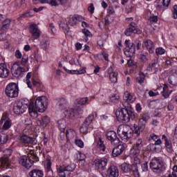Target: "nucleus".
Returning <instances> with one entry per match:
<instances>
[{"label": "nucleus", "instance_id": "obj_1", "mask_svg": "<svg viewBox=\"0 0 177 177\" xmlns=\"http://www.w3.org/2000/svg\"><path fill=\"white\" fill-rule=\"evenodd\" d=\"M48 106V98L46 96L38 97L34 103L28 104L24 100H17L14 105V113L15 114H23L28 109L30 117L36 118L38 117V112L44 113Z\"/></svg>", "mask_w": 177, "mask_h": 177}, {"label": "nucleus", "instance_id": "obj_2", "mask_svg": "<svg viewBox=\"0 0 177 177\" xmlns=\"http://www.w3.org/2000/svg\"><path fill=\"white\" fill-rule=\"evenodd\" d=\"M136 117L135 111H133V109H129L127 107L116 111V118L118 121L123 124L129 122L131 120H135Z\"/></svg>", "mask_w": 177, "mask_h": 177}, {"label": "nucleus", "instance_id": "obj_3", "mask_svg": "<svg viewBox=\"0 0 177 177\" xmlns=\"http://www.w3.org/2000/svg\"><path fill=\"white\" fill-rule=\"evenodd\" d=\"M38 161H39V158L37 153H34V151H31L30 153L28 156H21L19 159V164L28 169L32 167L34 162H37Z\"/></svg>", "mask_w": 177, "mask_h": 177}, {"label": "nucleus", "instance_id": "obj_4", "mask_svg": "<svg viewBox=\"0 0 177 177\" xmlns=\"http://www.w3.org/2000/svg\"><path fill=\"white\" fill-rule=\"evenodd\" d=\"M150 168L153 172L156 174H161L165 171V163H164V159L161 157L153 158L150 162Z\"/></svg>", "mask_w": 177, "mask_h": 177}, {"label": "nucleus", "instance_id": "obj_5", "mask_svg": "<svg viewBox=\"0 0 177 177\" xmlns=\"http://www.w3.org/2000/svg\"><path fill=\"white\" fill-rule=\"evenodd\" d=\"M133 131L132 129L127 124H121L118 128V134L122 140L127 142L128 139H131L133 136Z\"/></svg>", "mask_w": 177, "mask_h": 177}, {"label": "nucleus", "instance_id": "obj_6", "mask_svg": "<svg viewBox=\"0 0 177 177\" xmlns=\"http://www.w3.org/2000/svg\"><path fill=\"white\" fill-rule=\"evenodd\" d=\"M6 94L8 97L19 96V86L16 83H10L6 88Z\"/></svg>", "mask_w": 177, "mask_h": 177}, {"label": "nucleus", "instance_id": "obj_7", "mask_svg": "<svg viewBox=\"0 0 177 177\" xmlns=\"http://www.w3.org/2000/svg\"><path fill=\"white\" fill-rule=\"evenodd\" d=\"M147 71L155 73V74L158 73V71H161V65H160L158 57H156L151 60V63L147 67Z\"/></svg>", "mask_w": 177, "mask_h": 177}, {"label": "nucleus", "instance_id": "obj_8", "mask_svg": "<svg viewBox=\"0 0 177 177\" xmlns=\"http://www.w3.org/2000/svg\"><path fill=\"white\" fill-rule=\"evenodd\" d=\"M124 45L126 48L124 50V54L126 57H133V55L136 52V48H135V44L131 42L130 40H126L124 41Z\"/></svg>", "mask_w": 177, "mask_h": 177}, {"label": "nucleus", "instance_id": "obj_9", "mask_svg": "<svg viewBox=\"0 0 177 177\" xmlns=\"http://www.w3.org/2000/svg\"><path fill=\"white\" fill-rule=\"evenodd\" d=\"M95 118V115L93 113L89 115L84 122L82 123V126L80 127V132L84 135H86L88 133L89 129L91 128V124H92V121Z\"/></svg>", "mask_w": 177, "mask_h": 177}, {"label": "nucleus", "instance_id": "obj_10", "mask_svg": "<svg viewBox=\"0 0 177 177\" xmlns=\"http://www.w3.org/2000/svg\"><path fill=\"white\" fill-rule=\"evenodd\" d=\"M26 71V68L20 66V62L14 64L11 68V73L15 78H20L23 77V73Z\"/></svg>", "mask_w": 177, "mask_h": 177}, {"label": "nucleus", "instance_id": "obj_11", "mask_svg": "<svg viewBox=\"0 0 177 177\" xmlns=\"http://www.w3.org/2000/svg\"><path fill=\"white\" fill-rule=\"evenodd\" d=\"M108 162H109V160H107V158H102L100 159H96L94 161V164H95L97 169H98V171L100 172L106 171V167Z\"/></svg>", "mask_w": 177, "mask_h": 177}, {"label": "nucleus", "instance_id": "obj_12", "mask_svg": "<svg viewBox=\"0 0 177 177\" xmlns=\"http://www.w3.org/2000/svg\"><path fill=\"white\" fill-rule=\"evenodd\" d=\"M106 138L112 145H118L121 140L117 136V133L114 131H109L106 133Z\"/></svg>", "mask_w": 177, "mask_h": 177}, {"label": "nucleus", "instance_id": "obj_13", "mask_svg": "<svg viewBox=\"0 0 177 177\" xmlns=\"http://www.w3.org/2000/svg\"><path fill=\"white\" fill-rule=\"evenodd\" d=\"M123 100L124 101L122 104L124 107H129V103H133L136 100V97L130 94L129 92L126 91L123 95Z\"/></svg>", "mask_w": 177, "mask_h": 177}, {"label": "nucleus", "instance_id": "obj_14", "mask_svg": "<svg viewBox=\"0 0 177 177\" xmlns=\"http://www.w3.org/2000/svg\"><path fill=\"white\" fill-rule=\"evenodd\" d=\"M29 32L35 39H38L41 37V30L36 24H32L29 27Z\"/></svg>", "mask_w": 177, "mask_h": 177}, {"label": "nucleus", "instance_id": "obj_15", "mask_svg": "<svg viewBox=\"0 0 177 177\" xmlns=\"http://www.w3.org/2000/svg\"><path fill=\"white\" fill-rule=\"evenodd\" d=\"M19 140L23 145H35V138L30 137L26 134H22Z\"/></svg>", "mask_w": 177, "mask_h": 177}, {"label": "nucleus", "instance_id": "obj_16", "mask_svg": "<svg viewBox=\"0 0 177 177\" xmlns=\"http://www.w3.org/2000/svg\"><path fill=\"white\" fill-rule=\"evenodd\" d=\"M162 140L165 142V146L166 147V151L169 153H172L174 151V148L172 147V140L169 137H167L165 135L162 136Z\"/></svg>", "mask_w": 177, "mask_h": 177}, {"label": "nucleus", "instance_id": "obj_17", "mask_svg": "<svg viewBox=\"0 0 177 177\" xmlns=\"http://www.w3.org/2000/svg\"><path fill=\"white\" fill-rule=\"evenodd\" d=\"M124 150H125V146H124V144L118 145V146L113 149L111 153L112 156L118 157V156H121V154L124 153Z\"/></svg>", "mask_w": 177, "mask_h": 177}, {"label": "nucleus", "instance_id": "obj_18", "mask_svg": "<svg viewBox=\"0 0 177 177\" xmlns=\"http://www.w3.org/2000/svg\"><path fill=\"white\" fill-rule=\"evenodd\" d=\"M95 142L97 144L98 149L104 153L106 151V145H104V140L101 136H95Z\"/></svg>", "mask_w": 177, "mask_h": 177}, {"label": "nucleus", "instance_id": "obj_19", "mask_svg": "<svg viewBox=\"0 0 177 177\" xmlns=\"http://www.w3.org/2000/svg\"><path fill=\"white\" fill-rule=\"evenodd\" d=\"M0 168L2 169H8V168H12V164L10 163V160H9V158H0Z\"/></svg>", "mask_w": 177, "mask_h": 177}, {"label": "nucleus", "instance_id": "obj_20", "mask_svg": "<svg viewBox=\"0 0 177 177\" xmlns=\"http://www.w3.org/2000/svg\"><path fill=\"white\" fill-rule=\"evenodd\" d=\"M9 73L8 66L3 63L0 64V78H8L9 77Z\"/></svg>", "mask_w": 177, "mask_h": 177}, {"label": "nucleus", "instance_id": "obj_21", "mask_svg": "<svg viewBox=\"0 0 177 177\" xmlns=\"http://www.w3.org/2000/svg\"><path fill=\"white\" fill-rule=\"evenodd\" d=\"M144 45L146 49L148 50L149 53H154L156 46L154 45V43L150 39L145 40L144 41Z\"/></svg>", "mask_w": 177, "mask_h": 177}, {"label": "nucleus", "instance_id": "obj_22", "mask_svg": "<svg viewBox=\"0 0 177 177\" xmlns=\"http://www.w3.org/2000/svg\"><path fill=\"white\" fill-rule=\"evenodd\" d=\"M109 177H118L120 175V171H118V168L115 166H111L108 170Z\"/></svg>", "mask_w": 177, "mask_h": 177}, {"label": "nucleus", "instance_id": "obj_23", "mask_svg": "<svg viewBox=\"0 0 177 177\" xmlns=\"http://www.w3.org/2000/svg\"><path fill=\"white\" fill-rule=\"evenodd\" d=\"M12 21H10V19H6L3 21V26H1L0 30L2 34H5L6 31H8V29L10 28V23Z\"/></svg>", "mask_w": 177, "mask_h": 177}, {"label": "nucleus", "instance_id": "obj_24", "mask_svg": "<svg viewBox=\"0 0 177 177\" xmlns=\"http://www.w3.org/2000/svg\"><path fill=\"white\" fill-rule=\"evenodd\" d=\"M50 119L48 116H44L41 119H38L37 121V125L39 127H46L48 123L50 122Z\"/></svg>", "mask_w": 177, "mask_h": 177}, {"label": "nucleus", "instance_id": "obj_25", "mask_svg": "<svg viewBox=\"0 0 177 177\" xmlns=\"http://www.w3.org/2000/svg\"><path fill=\"white\" fill-rule=\"evenodd\" d=\"M29 176L30 177H44V171L40 169H32L29 172Z\"/></svg>", "mask_w": 177, "mask_h": 177}, {"label": "nucleus", "instance_id": "obj_26", "mask_svg": "<svg viewBox=\"0 0 177 177\" xmlns=\"http://www.w3.org/2000/svg\"><path fill=\"white\" fill-rule=\"evenodd\" d=\"M58 128L61 131V136H64V131H66V120H61L58 121Z\"/></svg>", "mask_w": 177, "mask_h": 177}, {"label": "nucleus", "instance_id": "obj_27", "mask_svg": "<svg viewBox=\"0 0 177 177\" xmlns=\"http://www.w3.org/2000/svg\"><path fill=\"white\" fill-rule=\"evenodd\" d=\"M120 169L124 174H128V172H131V171H132V165H131L124 162L120 165Z\"/></svg>", "mask_w": 177, "mask_h": 177}, {"label": "nucleus", "instance_id": "obj_28", "mask_svg": "<svg viewBox=\"0 0 177 177\" xmlns=\"http://www.w3.org/2000/svg\"><path fill=\"white\" fill-rule=\"evenodd\" d=\"M77 135V133H75V131L69 129L66 131V139L67 140H71L73 139H74V138H75Z\"/></svg>", "mask_w": 177, "mask_h": 177}, {"label": "nucleus", "instance_id": "obj_29", "mask_svg": "<svg viewBox=\"0 0 177 177\" xmlns=\"http://www.w3.org/2000/svg\"><path fill=\"white\" fill-rule=\"evenodd\" d=\"M64 70H65V71H66V73H68V74H85V69L82 68L80 71L78 70H68L67 69V68L66 66H64Z\"/></svg>", "mask_w": 177, "mask_h": 177}, {"label": "nucleus", "instance_id": "obj_30", "mask_svg": "<svg viewBox=\"0 0 177 177\" xmlns=\"http://www.w3.org/2000/svg\"><path fill=\"white\" fill-rule=\"evenodd\" d=\"M57 106L60 110H63L67 107V101L64 98H60L58 101Z\"/></svg>", "mask_w": 177, "mask_h": 177}, {"label": "nucleus", "instance_id": "obj_31", "mask_svg": "<svg viewBox=\"0 0 177 177\" xmlns=\"http://www.w3.org/2000/svg\"><path fill=\"white\" fill-rule=\"evenodd\" d=\"M149 140H153L155 142V145H161L162 143L161 142V139L158 138V136L155 133H151L149 136Z\"/></svg>", "mask_w": 177, "mask_h": 177}, {"label": "nucleus", "instance_id": "obj_32", "mask_svg": "<svg viewBox=\"0 0 177 177\" xmlns=\"http://www.w3.org/2000/svg\"><path fill=\"white\" fill-rule=\"evenodd\" d=\"M110 81L115 84L117 81H118V73L117 72H112L109 74Z\"/></svg>", "mask_w": 177, "mask_h": 177}, {"label": "nucleus", "instance_id": "obj_33", "mask_svg": "<svg viewBox=\"0 0 177 177\" xmlns=\"http://www.w3.org/2000/svg\"><path fill=\"white\" fill-rule=\"evenodd\" d=\"M57 172L59 177H66V170H64V168L62 166H58L57 167Z\"/></svg>", "mask_w": 177, "mask_h": 177}, {"label": "nucleus", "instance_id": "obj_34", "mask_svg": "<svg viewBox=\"0 0 177 177\" xmlns=\"http://www.w3.org/2000/svg\"><path fill=\"white\" fill-rule=\"evenodd\" d=\"M64 113L66 118H73L74 117V109H67Z\"/></svg>", "mask_w": 177, "mask_h": 177}, {"label": "nucleus", "instance_id": "obj_35", "mask_svg": "<svg viewBox=\"0 0 177 177\" xmlns=\"http://www.w3.org/2000/svg\"><path fill=\"white\" fill-rule=\"evenodd\" d=\"M12 127V120L8 119L6 121L4 122L3 125L2 129L3 131H8Z\"/></svg>", "mask_w": 177, "mask_h": 177}, {"label": "nucleus", "instance_id": "obj_36", "mask_svg": "<svg viewBox=\"0 0 177 177\" xmlns=\"http://www.w3.org/2000/svg\"><path fill=\"white\" fill-rule=\"evenodd\" d=\"M77 104L84 106V104H88L89 103V98L88 97L80 98L77 100Z\"/></svg>", "mask_w": 177, "mask_h": 177}, {"label": "nucleus", "instance_id": "obj_37", "mask_svg": "<svg viewBox=\"0 0 177 177\" xmlns=\"http://www.w3.org/2000/svg\"><path fill=\"white\" fill-rule=\"evenodd\" d=\"M9 140V136L5 133H0V143L5 145Z\"/></svg>", "mask_w": 177, "mask_h": 177}, {"label": "nucleus", "instance_id": "obj_38", "mask_svg": "<svg viewBox=\"0 0 177 177\" xmlns=\"http://www.w3.org/2000/svg\"><path fill=\"white\" fill-rule=\"evenodd\" d=\"M135 147L136 149H139V150H142L143 149V140H142V138H138L136 140Z\"/></svg>", "mask_w": 177, "mask_h": 177}, {"label": "nucleus", "instance_id": "obj_39", "mask_svg": "<svg viewBox=\"0 0 177 177\" xmlns=\"http://www.w3.org/2000/svg\"><path fill=\"white\" fill-rule=\"evenodd\" d=\"M66 172H73L75 169V164H71L64 167Z\"/></svg>", "mask_w": 177, "mask_h": 177}, {"label": "nucleus", "instance_id": "obj_40", "mask_svg": "<svg viewBox=\"0 0 177 177\" xmlns=\"http://www.w3.org/2000/svg\"><path fill=\"white\" fill-rule=\"evenodd\" d=\"M163 91L161 92L162 96L165 97V99H168L171 93L168 92V86L165 85L163 87Z\"/></svg>", "mask_w": 177, "mask_h": 177}, {"label": "nucleus", "instance_id": "obj_41", "mask_svg": "<svg viewBox=\"0 0 177 177\" xmlns=\"http://www.w3.org/2000/svg\"><path fill=\"white\" fill-rule=\"evenodd\" d=\"M145 74L143 73H140L139 76L136 78V82L140 85H143L145 84Z\"/></svg>", "mask_w": 177, "mask_h": 177}, {"label": "nucleus", "instance_id": "obj_42", "mask_svg": "<svg viewBox=\"0 0 177 177\" xmlns=\"http://www.w3.org/2000/svg\"><path fill=\"white\" fill-rule=\"evenodd\" d=\"M169 84L173 86H177V77L175 76H170L168 79Z\"/></svg>", "mask_w": 177, "mask_h": 177}, {"label": "nucleus", "instance_id": "obj_43", "mask_svg": "<svg viewBox=\"0 0 177 177\" xmlns=\"http://www.w3.org/2000/svg\"><path fill=\"white\" fill-rule=\"evenodd\" d=\"M157 145L155 144H149L147 147V149L149 151H153L155 153H157L158 151V149H157Z\"/></svg>", "mask_w": 177, "mask_h": 177}, {"label": "nucleus", "instance_id": "obj_44", "mask_svg": "<svg viewBox=\"0 0 177 177\" xmlns=\"http://www.w3.org/2000/svg\"><path fill=\"white\" fill-rule=\"evenodd\" d=\"M59 26L62 30H64L66 32H68L70 31V28H68V24L60 21L59 22Z\"/></svg>", "mask_w": 177, "mask_h": 177}, {"label": "nucleus", "instance_id": "obj_45", "mask_svg": "<svg viewBox=\"0 0 177 177\" xmlns=\"http://www.w3.org/2000/svg\"><path fill=\"white\" fill-rule=\"evenodd\" d=\"M32 75V73L31 72H29L26 75V84L28 85V87L30 89H32V85H31V81L30 80V78H31V76Z\"/></svg>", "mask_w": 177, "mask_h": 177}, {"label": "nucleus", "instance_id": "obj_46", "mask_svg": "<svg viewBox=\"0 0 177 177\" xmlns=\"http://www.w3.org/2000/svg\"><path fill=\"white\" fill-rule=\"evenodd\" d=\"M128 60H127V64L129 66V67H133L134 68H136L138 67L137 63L132 60V57H128Z\"/></svg>", "mask_w": 177, "mask_h": 177}, {"label": "nucleus", "instance_id": "obj_47", "mask_svg": "<svg viewBox=\"0 0 177 177\" xmlns=\"http://www.w3.org/2000/svg\"><path fill=\"white\" fill-rule=\"evenodd\" d=\"M135 32V29L129 25V28L124 32L127 37H131Z\"/></svg>", "mask_w": 177, "mask_h": 177}, {"label": "nucleus", "instance_id": "obj_48", "mask_svg": "<svg viewBox=\"0 0 177 177\" xmlns=\"http://www.w3.org/2000/svg\"><path fill=\"white\" fill-rule=\"evenodd\" d=\"M133 174L136 177H140V174H139V169L138 168V165H132V169Z\"/></svg>", "mask_w": 177, "mask_h": 177}, {"label": "nucleus", "instance_id": "obj_49", "mask_svg": "<svg viewBox=\"0 0 177 177\" xmlns=\"http://www.w3.org/2000/svg\"><path fill=\"white\" fill-rule=\"evenodd\" d=\"M45 168L47 172H52V162H50V159L47 160Z\"/></svg>", "mask_w": 177, "mask_h": 177}, {"label": "nucleus", "instance_id": "obj_50", "mask_svg": "<svg viewBox=\"0 0 177 177\" xmlns=\"http://www.w3.org/2000/svg\"><path fill=\"white\" fill-rule=\"evenodd\" d=\"M28 62V56L23 55L21 61L18 62L17 63H19V66H26Z\"/></svg>", "mask_w": 177, "mask_h": 177}, {"label": "nucleus", "instance_id": "obj_51", "mask_svg": "<svg viewBox=\"0 0 177 177\" xmlns=\"http://www.w3.org/2000/svg\"><path fill=\"white\" fill-rule=\"evenodd\" d=\"M82 31L86 37L84 39H85V41L86 42L88 41V37H92V33L91 32V31H89V30L86 28L82 29Z\"/></svg>", "mask_w": 177, "mask_h": 177}, {"label": "nucleus", "instance_id": "obj_52", "mask_svg": "<svg viewBox=\"0 0 177 177\" xmlns=\"http://www.w3.org/2000/svg\"><path fill=\"white\" fill-rule=\"evenodd\" d=\"M32 88L34 86L35 88H39V89H42V88L44 87V85L42 84V83L39 82H37L34 79L32 80Z\"/></svg>", "mask_w": 177, "mask_h": 177}, {"label": "nucleus", "instance_id": "obj_53", "mask_svg": "<svg viewBox=\"0 0 177 177\" xmlns=\"http://www.w3.org/2000/svg\"><path fill=\"white\" fill-rule=\"evenodd\" d=\"M110 100L111 102H112L113 103H118V101L120 100V95H117V94H113L111 97H110Z\"/></svg>", "mask_w": 177, "mask_h": 177}, {"label": "nucleus", "instance_id": "obj_54", "mask_svg": "<svg viewBox=\"0 0 177 177\" xmlns=\"http://www.w3.org/2000/svg\"><path fill=\"white\" fill-rule=\"evenodd\" d=\"M32 16H34V14H32V12L28 11L26 12L23 13L19 16V19H26V17H32Z\"/></svg>", "mask_w": 177, "mask_h": 177}, {"label": "nucleus", "instance_id": "obj_55", "mask_svg": "<svg viewBox=\"0 0 177 177\" xmlns=\"http://www.w3.org/2000/svg\"><path fill=\"white\" fill-rule=\"evenodd\" d=\"M156 53L157 56H161L165 54V49L162 48V47L157 48L156 49Z\"/></svg>", "mask_w": 177, "mask_h": 177}, {"label": "nucleus", "instance_id": "obj_56", "mask_svg": "<svg viewBox=\"0 0 177 177\" xmlns=\"http://www.w3.org/2000/svg\"><path fill=\"white\" fill-rule=\"evenodd\" d=\"M68 24L73 27H74V26H77V17L75 15L69 19Z\"/></svg>", "mask_w": 177, "mask_h": 177}, {"label": "nucleus", "instance_id": "obj_57", "mask_svg": "<svg viewBox=\"0 0 177 177\" xmlns=\"http://www.w3.org/2000/svg\"><path fill=\"white\" fill-rule=\"evenodd\" d=\"M142 149H139L135 147V149L131 151V154L133 156V158L139 157V155L140 154V151Z\"/></svg>", "mask_w": 177, "mask_h": 177}, {"label": "nucleus", "instance_id": "obj_58", "mask_svg": "<svg viewBox=\"0 0 177 177\" xmlns=\"http://www.w3.org/2000/svg\"><path fill=\"white\" fill-rule=\"evenodd\" d=\"M146 122H143L142 120H140L138 122V127L141 131H145V129L146 128Z\"/></svg>", "mask_w": 177, "mask_h": 177}, {"label": "nucleus", "instance_id": "obj_59", "mask_svg": "<svg viewBox=\"0 0 177 177\" xmlns=\"http://www.w3.org/2000/svg\"><path fill=\"white\" fill-rule=\"evenodd\" d=\"M133 132L136 135V136H140V132H143V130H141L140 128L138 125L134 124Z\"/></svg>", "mask_w": 177, "mask_h": 177}, {"label": "nucleus", "instance_id": "obj_60", "mask_svg": "<svg viewBox=\"0 0 177 177\" xmlns=\"http://www.w3.org/2000/svg\"><path fill=\"white\" fill-rule=\"evenodd\" d=\"M149 119H150V115H149V113H143L141 115V118L140 120H142V122H147V121H149Z\"/></svg>", "mask_w": 177, "mask_h": 177}, {"label": "nucleus", "instance_id": "obj_61", "mask_svg": "<svg viewBox=\"0 0 177 177\" xmlns=\"http://www.w3.org/2000/svg\"><path fill=\"white\" fill-rule=\"evenodd\" d=\"M8 120H10V119L8 116V113H4L2 115L1 119L0 120V125H2V124H3V122H5V121H8Z\"/></svg>", "mask_w": 177, "mask_h": 177}, {"label": "nucleus", "instance_id": "obj_62", "mask_svg": "<svg viewBox=\"0 0 177 177\" xmlns=\"http://www.w3.org/2000/svg\"><path fill=\"white\" fill-rule=\"evenodd\" d=\"M49 45H50V42H49L48 40H46L41 44V48L44 50H47V49H49Z\"/></svg>", "mask_w": 177, "mask_h": 177}, {"label": "nucleus", "instance_id": "obj_63", "mask_svg": "<svg viewBox=\"0 0 177 177\" xmlns=\"http://www.w3.org/2000/svg\"><path fill=\"white\" fill-rule=\"evenodd\" d=\"M75 143L76 146H78V147H80V149L84 148V142L82 140L76 139L75 140Z\"/></svg>", "mask_w": 177, "mask_h": 177}, {"label": "nucleus", "instance_id": "obj_64", "mask_svg": "<svg viewBox=\"0 0 177 177\" xmlns=\"http://www.w3.org/2000/svg\"><path fill=\"white\" fill-rule=\"evenodd\" d=\"M173 19H177V5H174L172 10Z\"/></svg>", "mask_w": 177, "mask_h": 177}]
</instances>
